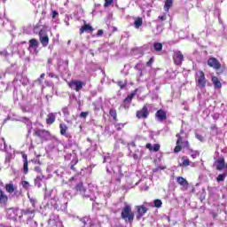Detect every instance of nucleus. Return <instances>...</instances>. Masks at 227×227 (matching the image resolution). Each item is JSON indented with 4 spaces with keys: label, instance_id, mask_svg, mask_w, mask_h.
Instances as JSON below:
<instances>
[{
    "label": "nucleus",
    "instance_id": "obj_12",
    "mask_svg": "<svg viewBox=\"0 0 227 227\" xmlns=\"http://www.w3.org/2000/svg\"><path fill=\"white\" fill-rule=\"evenodd\" d=\"M9 200L8 195L4 191L0 189V207H7Z\"/></svg>",
    "mask_w": 227,
    "mask_h": 227
},
{
    "label": "nucleus",
    "instance_id": "obj_58",
    "mask_svg": "<svg viewBox=\"0 0 227 227\" xmlns=\"http://www.w3.org/2000/svg\"><path fill=\"white\" fill-rule=\"evenodd\" d=\"M66 65H68V60H66Z\"/></svg>",
    "mask_w": 227,
    "mask_h": 227
},
{
    "label": "nucleus",
    "instance_id": "obj_45",
    "mask_svg": "<svg viewBox=\"0 0 227 227\" xmlns=\"http://www.w3.org/2000/svg\"><path fill=\"white\" fill-rule=\"evenodd\" d=\"M102 35H104V30L99 29L97 33V36H102Z\"/></svg>",
    "mask_w": 227,
    "mask_h": 227
},
{
    "label": "nucleus",
    "instance_id": "obj_53",
    "mask_svg": "<svg viewBox=\"0 0 227 227\" xmlns=\"http://www.w3.org/2000/svg\"><path fill=\"white\" fill-rule=\"evenodd\" d=\"M49 77H54V74L50 73V74H49Z\"/></svg>",
    "mask_w": 227,
    "mask_h": 227
},
{
    "label": "nucleus",
    "instance_id": "obj_20",
    "mask_svg": "<svg viewBox=\"0 0 227 227\" xmlns=\"http://www.w3.org/2000/svg\"><path fill=\"white\" fill-rule=\"evenodd\" d=\"M176 182L177 184H179V185H181L184 189H189V181H187V179H185L184 177L178 176L176 178Z\"/></svg>",
    "mask_w": 227,
    "mask_h": 227
},
{
    "label": "nucleus",
    "instance_id": "obj_30",
    "mask_svg": "<svg viewBox=\"0 0 227 227\" xmlns=\"http://www.w3.org/2000/svg\"><path fill=\"white\" fill-rule=\"evenodd\" d=\"M42 180H43V176H37L35 179V185L38 188L42 187Z\"/></svg>",
    "mask_w": 227,
    "mask_h": 227
},
{
    "label": "nucleus",
    "instance_id": "obj_33",
    "mask_svg": "<svg viewBox=\"0 0 227 227\" xmlns=\"http://www.w3.org/2000/svg\"><path fill=\"white\" fill-rule=\"evenodd\" d=\"M162 43H154V51H156L157 52H160V51H162Z\"/></svg>",
    "mask_w": 227,
    "mask_h": 227
},
{
    "label": "nucleus",
    "instance_id": "obj_16",
    "mask_svg": "<svg viewBox=\"0 0 227 227\" xmlns=\"http://www.w3.org/2000/svg\"><path fill=\"white\" fill-rule=\"evenodd\" d=\"M136 93H137V89H135L134 91L126 97L123 100V104H125V106H130V104H132V99L136 97Z\"/></svg>",
    "mask_w": 227,
    "mask_h": 227
},
{
    "label": "nucleus",
    "instance_id": "obj_8",
    "mask_svg": "<svg viewBox=\"0 0 227 227\" xmlns=\"http://www.w3.org/2000/svg\"><path fill=\"white\" fill-rule=\"evenodd\" d=\"M181 134H184V129H181L180 133L176 135V137H177L176 145H183V148H187V150H189L191 145L189 144V141H184V137H182Z\"/></svg>",
    "mask_w": 227,
    "mask_h": 227
},
{
    "label": "nucleus",
    "instance_id": "obj_54",
    "mask_svg": "<svg viewBox=\"0 0 227 227\" xmlns=\"http://www.w3.org/2000/svg\"><path fill=\"white\" fill-rule=\"evenodd\" d=\"M2 141L4 142V145H6V140H4V137H2Z\"/></svg>",
    "mask_w": 227,
    "mask_h": 227
},
{
    "label": "nucleus",
    "instance_id": "obj_40",
    "mask_svg": "<svg viewBox=\"0 0 227 227\" xmlns=\"http://www.w3.org/2000/svg\"><path fill=\"white\" fill-rule=\"evenodd\" d=\"M88 114H90V112H82V113L80 114V118H84V119H86V118H88Z\"/></svg>",
    "mask_w": 227,
    "mask_h": 227
},
{
    "label": "nucleus",
    "instance_id": "obj_57",
    "mask_svg": "<svg viewBox=\"0 0 227 227\" xmlns=\"http://www.w3.org/2000/svg\"><path fill=\"white\" fill-rule=\"evenodd\" d=\"M52 60L51 59H48V63H51Z\"/></svg>",
    "mask_w": 227,
    "mask_h": 227
},
{
    "label": "nucleus",
    "instance_id": "obj_42",
    "mask_svg": "<svg viewBox=\"0 0 227 227\" xmlns=\"http://www.w3.org/2000/svg\"><path fill=\"white\" fill-rule=\"evenodd\" d=\"M114 0H105V7L111 6L113 4Z\"/></svg>",
    "mask_w": 227,
    "mask_h": 227
},
{
    "label": "nucleus",
    "instance_id": "obj_48",
    "mask_svg": "<svg viewBox=\"0 0 227 227\" xmlns=\"http://www.w3.org/2000/svg\"><path fill=\"white\" fill-rule=\"evenodd\" d=\"M75 164H77V161H75L74 164L71 165L70 168L72 169V171H76L75 170Z\"/></svg>",
    "mask_w": 227,
    "mask_h": 227
},
{
    "label": "nucleus",
    "instance_id": "obj_34",
    "mask_svg": "<svg viewBox=\"0 0 227 227\" xmlns=\"http://www.w3.org/2000/svg\"><path fill=\"white\" fill-rule=\"evenodd\" d=\"M225 176H227L226 174L218 175V176L216 177V182H224Z\"/></svg>",
    "mask_w": 227,
    "mask_h": 227
},
{
    "label": "nucleus",
    "instance_id": "obj_2",
    "mask_svg": "<svg viewBox=\"0 0 227 227\" xmlns=\"http://www.w3.org/2000/svg\"><path fill=\"white\" fill-rule=\"evenodd\" d=\"M121 217L125 221V223L132 224V223H134L135 217V215L132 212V207L129 205L125 206L121 210Z\"/></svg>",
    "mask_w": 227,
    "mask_h": 227
},
{
    "label": "nucleus",
    "instance_id": "obj_43",
    "mask_svg": "<svg viewBox=\"0 0 227 227\" xmlns=\"http://www.w3.org/2000/svg\"><path fill=\"white\" fill-rule=\"evenodd\" d=\"M146 67H152L153 65V58H151L149 61L146 62Z\"/></svg>",
    "mask_w": 227,
    "mask_h": 227
},
{
    "label": "nucleus",
    "instance_id": "obj_51",
    "mask_svg": "<svg viewBox=\"0 0 227 227\" xmlns=\"http://www.w3.org/2000/svg\"><path fill=\"white\" fill-rule=\"evenodd\" d=\"M30 201H31V203H32V206H33V207H35V200H31Z\"/></svg>",
    "mask_w": 227,
    "mask_h": 227
},
{
    "label": "nucleus",
    "instance_id": "obj_15",
    "mask_svg": "<svg viewBox=\"0 0 227 227\" xmlns=\"http://www.w3.org/2000/svg\"><path fill=\"white\" fill-rule=\"evenodd\" d=\"M155 118L159 120L160 121H164L168 120V115L166 114V111L160 109L155 114Z\"/></svg>",
    "mask_w": 227,
    "mask_h": 227
},
{
    "label": "nucleus",
    "instance_id": "obj_10",
    "mask_svg": "<svg viewBox=\"0 0 227 227\" xmlns=\"http://www.w3.org/2000/svg\"><path fill=\"white\" fill-rule=\"evenodd\" d=\"M35 214H36V210L35 209H21V215H29L27 221H33V219H35Z\"/></svg>",
    "mask_w": 227,
    "mask_h": 227
},
{
    "label": "nucleus",
    "instance_id": "obj_3",
    "mask_svg": "<svg viewBox=\"0 0 227 227\" xmlns=\"http://www.w3.org/2000/svg\"><path fill=\"white\" fill-rule=\"evenodd\" d=\"M195 81L197 88H200V90L206 88L207 81L205 72H203L202 70L198 71L195 74Z\"/></svg>",
    "mask_w": 227,
    "mask_h": 227
},
{
    "label": "nucleus",
    "instance_id": "obj_24",
    "mask_svg": "<svg viewBox=\"0 0 227 227\" xmlns=\"http://www.w3.org/2000/svg\"><path fill=\"white\" fill-rule=\"evenodd\" d=\"M56 121V114L55 113H50L47 115L46 118V124L47 125H52Z\"/></svg>",
    "mask_w": 227,
    "mask_h": 227
},
{
    "label": "nucleus",
    "instance_id": "obj_17",
    "mask_svg": "<svg viewBox=\"0 0 227 227\" xmlns=\"http://www.w3.org/2000/svg\"><path fill=\"white\" fill-rule=\"evenodd\" d=\"M59 130L61 136H64L65 137H70V134H68V126H67V124L61 122L59 124Z\"/></svg>",
    "mask_w": 227,
    "mask_h": 227
},
{
    "label": "nucleus",
    "instance_id": "obj_25",
    "mask_svg": "<svg viewBox=\"0 0 227 227\" xmlns=\"http://www.w3.org/2000/svg\"><path fill=\"white\" fill-rule=\"evenodd\" d=\"M29 46L28 49H38L40 43L38 40L32 38L28 41Z\"/></svg>",
    "mask_w": 227,
    "mask_h": 227
},
{
    "label": "nucleus",
    "instance_id": "obj_13",
    "mask_svg": "<svg viewBox=\"0 0 227 227\" xmlns=\"http://www.w3.org/2000/svg\"><path fill=\"white\" fill-rule=\"evenodd\" d=\"M137 210V220L140 221L141 217H143V215H145L148 212V207L142 205V206H138Z\"/></svg>",
    "mask_w": 227,
    "mask_h": 227
},
{
    "label": "nucleus",
    "instance_id": "obj_44",
    "mask_svg": "<svg viewBox=\"0 0 227 227\" xmlns=\"http://www.w3.org/2000/svg\"><path fill=\"white\" fill-rule=\"evenodd\" d=\"M58 15H59V13H58V12L56 11H52V19H55L58 17Z\"/></svg>",
    "mask_w": 227,
    "mask_h": 227
},
{
    "label": "nucleus",
    "instance_id": "obj_28",
    "mask_svg": "<svg viewBox=\"0 0 227 227\" xmlns=\"http://www.w3.org/2000/svg\"><path fill=\"white\" fill-rule=\"evenodd\" d=\"M109 114L113 118L114 121H118V114L116 112V109L111 108L109 110Z\"/></svg>",
    "mask_w": 227,
    "mask_h": 227
},
{
    "label": "nucleus",
    "instance_id": "obj_55",
    "mask_svg": "<svg viewBox=\"0 0 227 227\" xmlns=\"http://www.w3.org/2000/svg\"><path fill=\"white\" fill-rule=\"evenodd\" d=\"M138 67H139V64H137V65L135 66V70H137Z\"/></svg>",
    "mask_w": 227,
    "mask_h": 227
},
{
    "label": "nucleus",
    "instance_id": "obj_50",
    "mask_svg": "<svg viewBox=\"0 0 227 227\" xmlns=\"http://www.w3.org/2000/svg\"><path fill=\"white\" fill-rule=\"evenodd\" d=\"M41 80H43L45 79V73H43L40 77H39Z\"/></svg>",
    "mask_w": 227,
    "mask_h": 227
},
{
    "label": "nucleus",
    "instance_id": "obj_23",
    "mask_svg": "<svg viewBox=\"0 0 227 227\" xmlns=\"http://www.w3.org/2000/svg\"><path fill=\"white\" fill-rule=\"evenodd\" d=\"M145 148L149 151V152H159V150H160V145L159 144H154L153 145H152L151 143H147L145 145Z\"/></svg>",
    "mask_w": 227,
    "mask_h": 227
},
{
    "label": "nucleus",
    "instance_id": "obj_37",
    "mask_svg": "<svg viewBox=\"0 0 227 227\" xmlns=\"http://www.w3.org/2000/svg\"><path fill=\"white\" fill-rule=\"evenodd\" d=\"M114 127H115L116 130L120 131V130H121V129H123V127H125V124H123V123H114Z\"/></svg>",
    "mask_w": 227,
    "mask_h": 227
},
{
    "label": "nucleus",
    "instance_id": "obj_11",
    "mask_svg": "<svg viewBox=\"0 0 227 227\" xmlns=\"http://www.w3.org/2000/svg\"><path fill=\"white\" fill-rule=\"evenodd\" d=\"M23 159V175H27L29 173V161L27 160V154L21 153Z\"/></svg>",
    "mask_w": 227,
    "mask_h": 227
},
{
    "label": "nucleus",
    "instance_id": "obj_39",
    "mask_svg": "<svg viewBox=\"0 0 227 227\" xmlns=\"http://www.w3.org/2000/svg\"><path fill=\"white\" fill-rule=\"evenodd\" d=\"M21 185H22V187H23L24 189H29V182H27V181H23V182L21 183Z\"/></svg>",
    "mask_w": 227,
    "mask_h": 227
},
{
    "label": "nucleus",
    "instance_id": "obj_36",
    "mask_svg": "<svg viewBox=\"0 0 227 227\" xmlns=\"http://www.w3.org/2000/svg\"><path fill=\"white\" fill-rule=\"evenodd\" d=\"M168 19V15L166 12L163 13V15L158 17V22H162Z\"/></svg>",
    "mask_w": 227,
    "mask_h": 227
},
{
    "label": "nucleus",
    "instance_id": "obj_1",
    "mask_svg": "<svg viewBox=\"0 0 227 227\" xmlns=\"http://www.w3.org/2000/svg\"><path fill=\"white\" fill-rule=\"evenodd\" d=\"M207 66L209 68H213V70H215L216 75H221V74L224 73L225 67L221 64L219 59L215 57H210L207 59Z\"/></svg>",
    "mask_w": 227,
    "mask_h": 227
},
{
    "label": "nucleus",
    "instance_id": "obj_59",
    "mask_svg": "<svg viewBox=\"0 0 227 227\" xmlns=\"http://www.w3.org/2000/svg\"><path fill=\"white\" fill-rule=\"evenodd\" d=\"M156 27H157V29H159V26H157Z\"/></svg>",
    "mask_w": 227,
    "mask_h": 227
},
{
    "label": "nucleus",
    "instance_id": "obj_9",
    "mask_svg": "<svg viewBox=\"0 0 227 227\" xmlns=\"http://www.w3.org/2000/svg\"><path fill=\"white\" fill-rule=\"evenodd\" d=\"M34 136H36L37 137H40V139L47 141V138L49 137V136H51V132L46 129H35Z\"/></svg>",
    "mask_w": 227,
    "mask_h": 227
},
{
    "label": "nucleus",
    "instance_id": "obj_5",
    "mask_svg": "<svg viewBox=\"0 0 227 227\" xmlns=\"http://www.w3.org/2000/svg\"><path fill=\"white\" fill-rule=\"evenodd\" d=\"M39 42L42 43L43 47H47L49 45V35L47 34V30L43 28L38 33Z\"/></svg>",
    "mask_w": 227,
    "mask_h": 227
},
{
    "label": "nucleus",
    "instance_id": "obj_56",
    "mask_svg": "<svg viewBox=\"0 0 227 227\" xmlns=\"http://www.w3.org/2000/svg\"><path fill=\"white\" fill-rule=\"evenodd\" d=\"M114 31H118V28L116 27H114Z\"/></svg>",
    "mask_w": 227,
    "mask_h": 227
},
{
    "label": "nucleus",
    "instance_id": "obj_27",
    "mask_svg": "<svg viewBox=\"0 0 227 227\" xmlns=\"http://www.w3.org/2000/svg\"><path fill=\"white\" fill-rule=\"evenodd\" d=\"M74 190L77 192H86V188H84V184H82V182L78 183L75 186H74Z\"/></svg>",
    "mask_w": 227,
    "mask_h": 227
},
{
    "label": "nucleus",
    "instance_id": "obj_38",
    "mask_svg": "<svg viewBox=\"0 0 227 227\" xmlns=\"http://www.w3.org/2000/svg\"><path fill=\"white\" fill-rule=\"evenodd\" d=\"M182 148H184L183 145H176V147L174 148L175 153H178L179 152H182Z\"/></svg>",
    "mask_w": 227,
    "mask_h": 227
},
{
    "label": "nucleus",
    "instance_id": "obj_26",
    "mask_svg": "<svg viewBox=\"0 0 227 227\" xmlns=\"http://www.w3.org/2000/svg\"><path fill=\"white\" fill-rule=\"evenodd\" d=\"M182 163H179L180 168H187V166H191V160H189V158L187 156L182 157Z\"/></svg>",
    "mask_w": 227,
    "mask_h": 227
},
{
    "label": "nucleus",
    "instance_id": "obj_46",
    "mask_svg": "<svg viewBox=\"0 0 227 227\" xmlns=\"http://www.w3.org/2000/svg\"><path fill=\"white\" fill-rule=\"evenodd\" d=\"M195 137H197L199 139V141H203V136H201L200 134H196Z\"/></svg>",
    "mask_w": 227,
    "mask_h": 227
},
{
    "label": "nucleus",
    "instance_id": "obj_18",
    "mask_svg": "<svg viewBox=\"0 0 227 227\" xmlns=\"http://www.w3.org/2000/svg\"><path fill=\"white\" fill-rule=\"evenodd\" d=\"M93 31H95V28H93V27H91V25L84 24L80 28V35H83V33H93Z\"/></svg>",
    "mask_w": 227,
    "mask_h": 227
},
{
    "label": "nucleus",
    "instance_id": "obj_32",
    "mask_svg": "<svg viewBox=\"0 0 227 227\" xmlns=\"http://www.w3.org/2000/svg\"><path fill=\"white\" fill-rule=\"evenodd\" d=\"M188 150H189V152H190V153H191V157H192V159H196V157H198V156L200 155V152L194 151V150L191 149V147H189Z\"/></svg>",
    "mask_w": 227,
    "mask_h": 227
},
{
    "label": "nucleus",
    "instance_id": "obj_49",
    "mask_svg": "<svg viewBox=\"0 0 227 227\" xmlns=\"http://www.w3.org/2000/svg\"><path fill=\"white\" fill-rule=\"evenodd\" d=\"M133 159H134L135 160H138L139 155H137V153H134V154H133Z\"/></svg>",
    "mask_w": 227,
    "mask_h": 227
},
{
    "label": "nucleus",
    "instance_id": "obj_6",
    "mask_svg": "<svg viewBox=\"0 0 227 227\" xmlns=\"http://www.w3.org/2000/svg\"><path fill=\"white\" fill-rule=\"evenodd\" d=\"M148 116H150V110H148V106H146V105H145L142 109L137 110L136 112V117L138 120H146L148 118Z\"/></svg>",
    "mask_w": 227,
    "mask_h": 227
},
{
    "label": "nucleus",
    "instance_id": "obj_41",
    "mask_svg": "<svg viewBox=\"0 0 227 227\" xmlns=\"http://www.w3.org/2000/svg\"><path fill=\"white\" fill-rule=\"evenodd\" d=\"M117 84L121 88V90H123L125 86H127V82L123 83V82H118Z\"/></svg>",
    "mask_w": 227,
    "mask_h": 227
},
{
    "label": "nucleus",
    "instance_id": "obj_31",
    "mask_svg": "<svg viewBox=\"0 0 227 227\" xmlns=\"http://www.w3.org/2000/svg\"><path fill=\"white\" fill-rule=\"evenodd\" d=\"M136 29H139L143 26V18H137L134 22Z\"/></svg>",
    "mask_w": 227,
    "mask_h": 227
},
{
    "label": "nucleus",
    "instance_id": "obj_19",
    "mask_svg": "<svg viewBox=\"0 0 227 227\" xmlns=\"http://www.w3.org/2000/svg\"><path fill=\"white\" fill-rule=\"evenodd\" d=\"M9 219H15L17 217V214L19 212V208L10 207L6 209Z\"/></svg>",
    "mask_w": 227,
    "mask_h": 227
},
{
    "label": "nucleus",
    "instance_id": "obj_4",
    "mask_svg": "<svg viewBox=\"0 0 227 227\" xmlns=\"http://www.w3.org/2000/svg\"><path fill=\"white\" fill-rule=\"evenodd\" d=\"M67 85L71 90H74V91L79 92L82 90L83 86H86V83L79 80H72L67 83Z\"/></svg>",
    "mask_w": 227,
    "mask_h": 227
},
{
    "label": "nucleus",
    "instance_id": "obj_52",
    "mask_svg": "<svg viewBox=\"0 0 227 227\" xmlns=\"http://www.w3.org/2000/svg\"><path fill=\"white\" fill-rule=\"evenodd\" d=\"M42 81H43V80L40 79V78L37 79V82H38L39 84H42Z\"/></svg>",
    "mask_w": 227,
    "mask_h": 227
},
{
    "label": "nucleus",
    "instance_id": "obj_21",
    "mask_svg": "<svg viewBox=\"0 0 227 227\" xmlns=\"http://www.w3.org/2000/svg\"><path fill=\"white\" fill-rule=\"evenodd\" d=\"M4 189L8 194H13V192L17 191V186L13 185V182H10L9 184H5Z\"/></svg>",
    "mask_w": 227,
    "mask_h": 227
},
{
    "label": "nucleus",
    "instance_id": "obj_35",
    "mask_svg": "<svg viewBox=\"0 0 227 227\" xmlns=\"http://www.w3.org/2000/svg\"><path fill=\"white\" fill-rule=\"evenodd\" d=\"M154 207L156 208H160V207H162V200L157 199L154 200Z\"/></svg>",
    "mask_w": 227,
    "mask_h": 227
},
{
    "label": "nucleus",
    "instance_id": "obj_22",
    "mask_svg": "<svg viewBox=\"0 0 227 227\" xmlns=\"http://www.w3.org/2000/svg\"><path fill=\"white\" fill-rule=\"evenodd\" d=\"M211 82L214 84L215 90H221V88H223V83H221V81H219L217 76H212Z\"/></svg>",
    "mask_w": 227,
    "mask_h": 227
},
{
    "label": "nucleus",
    "instance_id": "obj_29",
    "mask_svg": "<svg viewBox=\"0 0 227 227\" xmlns=\"http://www.w3.org/2000/svg\"><path fill=\"white\" fill-rule=\"evenodd\" d=\"M173 6V0H165L164 10L169 12V8Z\"/></svg>",
    "mask_w": 227,
    "mask_h": 227
},
{
    "label": "nucleus",
    "instance_id": "obj_7",
    "mask_svg": "<svg viewBox=\"0 0 227 227\" xmlns=\"http://www.w3.org/2000/svg\"><path fill=\"white\" fill-rule=\"evenodd\" d=\"M172 58L174 65L182 67V63H184V54L180 51H174Z\"/></svg>",
    "mask_w": 227,
    "mask_h": 227
},
{
    "label": "nucleus",
    "instance_id": "obj_47",
    "mask_svg": "<svg viewBox=\"0 0 227 227\" xmlns=\"http://www.w3.org/2000/svg\"><path fill=\"white\" fill-rule=\"evenodd\" d=\"M35 171H36L37 173H41L42 172V168L40 167H35L34 168Z\"/></svg>",
    "mask_w": 227,
    "mask_h": 227
},
{
    "label": "nucleus",
    "instance_id": "obj_14",
    "mask_svg": "<svg viewBox=\"0 0 227 227\" xmlns=\"http://www.w3.org/2000/svg\"><path fill=\"white\" fill-rule=\"evenodd\" d=\"M215 164H216V169L218 171H223V169H227V163L224 161V158L222 157V158H219L216 161H215Z\"/></svg>",
    "mask_w": 227,
    "mask_h": 227
}]
</instances>
